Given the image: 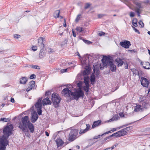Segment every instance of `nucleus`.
Returning a JSON list of instances; mask_svg holds the SVG:
<instances>
[{
	"label": "nucleus",
	"instance_id": "f257e3e1",
	"mask_svg": "<svg viewBox=\"0 0 150 150\" xmlns=\"http://www.w3.org/2000/svg\"><path fill=\"white\" fill-rule=\"evenodd\" d=\"M13 128L12 125L8 124L4 127L3 131V136L0 138V150L6 149V146L8 144L7 139L11 134Z\"/></svg>",
	"mask_w": 150,
	"mask_h": 150
},
{
	"label": "nucleus",
	"instance_id": "f03ea898",
	"mask_svg": "<svg viewBox=\"0 0 150 150\" xmlns=\"http://www.w3.org/2000/svg\"><path fill=\"white\" fill-rule=\"evenodd\" d=\"M30 122L28 117V116H25L21 118V122H19L18 126L23 132H26L27 133V136L28 137L30 134L27 129V125Z\"/></svg>",
	"mask_w": 150,
	"mask_h": 150
},
{
	"label": "nucleus",
	"instance_id": "7ed1b4c3",
	"mask_svg": "<svg viewBox=\"0 0 150 150\" xmlns=\"http://www.w3.org/2000/svg\"><path fill=\"white\" fill-rule=\"evenodd\" d=\"M78 133V129H71L69 135V141L72 142L78 138L79 136Z\"/></svg>",
	"mask_w": 150,
	"mask_h": 150
},
{
	"label": "nucleus",
	"instance_id": "20e7f679",
	"mask_svg": "<svg viewBox=\"0 0 150 150\" xmlns=\"http://www.w3.org/2000/svg\"><path fill=\"white\" fill-rule=\"evenodd\" d=\"M51 99L54 106L55 108L59 107V103L61 101V98L56 93H53L52 95Z\"/></svg>",
	"mask_w": 150,
	"mask_h": 150
},
{
	"label": "nucleus",
	"instance_id": "39448f33",
	"mask_svg": "<svg viewBox=\"0 0 150 150\" xmlns=\"http://www.w3.org/2000/svg\"><path fill=\"white\" fill-rule=\"evenodd\" d=\"M71 96L73 97L76 100H78L79 98L83 97L84 96V93L81 89L77 90L75 92L71 93Z\"/></svg>",
	"mask_w": 150,
	"mask_h": 150
},
{
	"label": "nucleus",
	"instance_id": "423d86ee",
	"mask_svg": "<svg viewBox=\"0 0 150 150\" xmlns=\"http://www.w3.org/2000/svg\"><path fill=\"white\" fill-rule=\"evenodd\" d=\"M90 126L89 124H84L81 126L79 130V134L81 135L89 130Z\"/></svg>",
	"mask_w": 150,
	"mask_h": 150
},
{
	"label": "nucleus",
	"instance_id": "0eeeda50",
	"mask_svg": "<svg viewBox=\"0 0 150 150\" xmlns=\"http://www.w3.org/2000/svg\"><path fill=\"white\" fill-rule=\"evenodd\" d=\"M103 58L102 59V62L104 65H107L111 62H112V59L110 56H103Z\"/></svg>",
	"mask_w": 150,
	"mask_h": 150
},
{
	"label": "nucleus",
	"instance_id": "6e6552de",
	"mask_svg": "<svg viewBox=\"0 0 150 150\" xmlns=\"http://www.w3.org/2000/svg\"><path fill=\"white\" fill-rule=\"evenodd\" d=\"M140 104L143 110L148 108L150 106L149 102L148 101L144 100L141 102Z\"/></svg>",
	"mask_w": 150,
	"mask_h": 150
},
{
	"label": "nucleus",
	"instance_id": "1a4fd4ad",
	"mask_svg": "<svg viewBox=\"0 0 150 150\" xmlns=\"http://www.w3.org/2000/svg\"><path fill=\"white\" fill-rule=\"evenodd\" d=\"M120 45L124 48H128L131 45V43L129 41L125 40L124 42H120Z\"/></svg>",
	"mask_w": 150,
	"mask_h": 150
},
{
	"label": "nucleus",
	"instance_id": "9d476101",
	"mask_svg": "<svg viewBox=\"0 0 150 150\" xmlns=\"http://www.w3.org/2000/svg\"><path fill=\"white\" fill-rule=\"evenodd\" d=\"M141 84L143 86L147 87L149 83V81L146 78L142 77L140 80Z\"/></svg>",
	"mask_w": 150,
	"mask_h": 150
},
{
	"label": "nucleus",
	"instance_id": "9b49d317",
	"mask_svg": "<svg viewBox=\"0 0 150 150\" xmlns=\"http://www.w3.org/2000/svg\"><path fill=\"white\" fill-rule=\"evenodd\" d=\"M35 82L32 81L29 83V87L26 89L27 91H29L32 89H35Z\"/></svg>",
	"mask_w": 150,
	"mask_h": 150
},
{
	"label": "nucleus",
	"instance_id": "f8f14e48",
	"mask_svg": "<svg viewBox=\"0 0 150 150\" xmlns=\"http://www.w3.org/2000/svg\"><path fill=\"white\" fill-rule=\"evenodd\" d=\"M38 118V116L36 112L35 111L33 112L31 115V122L33 123L37 121Z\"/></svg>",
	"mask_w": 150,
	"mask_h": 150
},
{
	"label": "nucleus",
	"instance_id": "ddd939ff",
	"mask_svg": "<svg viewBox=\"0 0 150 150\" xmlns=\"http://www.w3.org/2000/svg\"><path fill=\"white\" fill-rule=\"evenodd\" d=\"M44 39H42L41 37H40V38L38 39V46L40 47L41 51L43 50L44 48L45 45L43 43V40Z\"/></svg>",
	"mask_w": 150,
	"mask_h": 150
},
{
	"label": "nucleus",
	"instance_id": "4468645a",
	"mask_svg": "<svg viewBox=\"0 0 150 150\" xmlns=\"http://www.w3.org/2000/svg\"><path fill=\"white\" fill-rule=\"evenodd\" d=\"M72 92L69 90L68 88H64L62 91V93L66 95L67 94L68 96H70V95H71V93Z\"/></svg>",
	"mask_w": 150,
	"mask_h": 150
},
{
	"label": "nucleus",
	"instance_id": "2eb2a0df",
	"mask_svg": "<svg viewBox=\"0 0 150 150\" xmlns=\"http://www.w3.org/2000/svg\"><path fill=\"white\" fill-rule=\"evenodd\" d=\"M91 71V68L89 66H86L83 72V75H88L90 73Z\"/></svg>",
	"mask_w": 150,
	"mask_h": 150
},
{
	"label": "nucleus",
	"instance_id": "dca6fc26",
	"mask_svg": "<svg viewBox=\"0 0 150 150\" xmlns=\"http://www.w3.org/2000/svg\"><path fill=\"white\" fill-rule=\"evenodd\" d=\"M118 133L119 137L126 135L128 134L127 132H126L124 129L118 131Z\"/></svg>",
	"mask_w": 150,
	"mask_h": 150
},
{
	"label": "nucleus",
	"instance_id": "f3484780",
	"mask_svg": "<svg viewBox=\"0 0 150 150\" xmlns=\"http://www.w3.org/2000/svg\"><path fill=\"white\" fill-rule=\"evenodd\" d=\"M42 99V97L40 98L38 101L35 104V106L36 108L37 109L40 108H42V105L41 104V102Z\"/></svg>",
	"mask_w": 150,
	"mask_h": 150
},
{
	"label": "nucleus",
	"instance_id": "a211bd4d",
	"mask_svg": "<svg viewBox=\"0 0 150 150\" xmlns=\"http://www.w3.org/2000/svg\"><path fill=\"white\" fill-rule=\"evenodd\" d=\"M42 103L43 105H50L52 103L51 101L49 100V98L47 97L42 100Z\"/></svg>",
	"mask_w": 150,
	"mask_h": 150
},
{
	"label": "nucleus",
	"instance_id": "6ab92c4d",
	"mask_svg": "<svg viewBox=\"0 0 150 150\" xmlns=\"http://www.w3.org/2000/svg\"><path fill=\"white\" fill-rule=\"evenodd\" d=\"M110 66V69L112 72L115 71L116 70V66L115 65L113 64V62H111L108 64L107 65Z\"/></svg>",
	"mask_w": 150,
	"mask_h": 150
},
{
	"label": "nucleus",
	"instance_id": "aec40b11",
	"mask_svg": "<svg viewBox=\"0 0 150 150\" xmlns=\"http://www.w3.org/2000/svg\"><path fill=\"white\" fill-rule=\"evenodd\" d=\"M134 111L135 112H142L144 110L140 104L136 105V106L134 108Z\"/></svg>",
	"mask_w": 150,
	"mask_h": 150
},
{
	"label": "nucleus",
	"instance_id": "412c9836",
	"mask_svg": "<svg viewBox=\"0 0 150 150\" xmlns=\"http://www.w3.org/2000/svg\"><path fill=\"white\" fill-rule=\"evenodd\" d=\"M28 127L29 130H30V132L33 133L34 132L35 127L33 124L30 122L27 125V128Z\"/></svg>",
	"mask_w": 150,
	"mask_h": 150
},
{
	"label": "nucleus",
	"instance_id": "4be33fe9",
	"mask_svg": "<svg viewBox=\"0 0 150 150\" xmlns=\"http://www.w3.org/2000/svg\"><path fill=\"white\" fill-rule=\"evenodd\" d=\"M115 61L117 62L118 67L122 66L124 63L122 60L120 58H117L115 59Z\"/></svg>",
	"mask_w": 150,
	"mask_h": 150
},
{
	"label": "nucleus",
	"instance_id": "5701e85b",
	"mask_svg": "<svg viewBox=\"0 0 150 150\" xmlns=\"http://www.w3.org/2000/svg\"><path fill=\"white\" fill-rule=\"evenodd\" d=\"M101 122L100 120H98L94 122L93 125H92V128H94L95 127L100 125L101 124Z\"/></svg>",
	"mask_w": 150,
	"mask_h": 150
},
{
	"label": "nucleus",
	"instance_id": "b1692460",
	"mask_svg": "<svg viewBox=\"0 0 150 150\" xmlns=\"http://www.w3.org/2000/svg\"><path fill=\"white\" fill-rule=\"evenodd\" d=\"M28 80L26 77H22L20 79V83L21 84H25Z\"/></svg>",
	"mask_w": 150,
	"mask_h": 150
},
{
	"label": "nucleus",
	"instance_id": "393cba45",
	"mask_svg": "<svg viewBox=\"0 0 150 150\" xmlns=\"http://www.w3.org/2000/svg\"><path fill=\"white\" fill-rule=\"evenodd\" d=\"M56 142L58 147L62 146L64 144L62 140L60 139H57Z\"/></svg>",
	"mask_w": 150,
	"mask_h": 150
},
{
	"label": "nucleus",
	"instance_id": "a878e982",
	"mask_svg": "<svg viewBox=\"0 0 150 150\" xmlns=\"http://www.w3.org/2000/svg\"><path fill=\"white\" fill-rule=\"evenodd\" d=\"M133 2L137 6V8H142L141 6V3L138 0H134L133 1Z\"/></svg>",
	"mask_w": 150,
	"mask_h": 150
},
{
	"label": "nucleus",
	"instance_id": "bb28decb",
	"mask_svg": "<svg viewBox=\"0 0 150 150\" xmlns=\"http://www.w3.org/2000/svg\"><path fill=\"white\" fill-rule=\"evenodd\" d=\"M96 77L95 75L92 74L90 77V81L91 83L94 84V83L96 82Z\"/></svg>",
	"mask_w": 150,
	"mask_h": 150
},
{
	"label": "nucleus",
	"instance_id": "cd10ccee",
	"mask_svg": "<svg viewBox=\"0 0 150 150\" xmlns=\"http://www.w3.org/2000/svg\"><path fill=\"white\" fill-rule=\"evenodd\" d=\"M145 66H143V67L146 69H150V63L149 62H145L144 64Z\"/></svg>",
	"mask_w": 150,
	"mask_h": 150
},
{
	"label": "nucleus",
	"instance_id": "c85d7f7f",
	"mask_svg": "<svg viewBox=\"0 0 150 150\" xmlns=\"http://www.w3.org/2000/svg\"><path fill=\"white\" fill-rule=\"evenodd\" d=\"M60 13V11L59 10H57L55 11L53 14L54 17L56 18L59 17Z\"/></svg>",
	"mask_w": 150,
	"mask_h": 150
},
{
	"label": "nucleus",
	"instance_id": "c756f323",
	"mask_svg": "<svg viewBox=\"0 0 150 150\" xmlns=\"http://www.w3.org/2000/svg\"><path fill=\"white\" fill-rule=\"evenodd\" d=\"M131 70L132 72L133 75L135 76L138 75L139 76V71L135 69H131Z\"/></svg>",
	"mask_w": 150,
	"mask_h": 150
},
{
	"label": "nucleus",
	"instance_id": "7c9ffc66",
	"mask_svg": "<svg viewBox=\"0 0 150 150\" xmlns=\"http://www.w3.org/2000/svg\"><path fill=\"white\" fill-rule=\"evenodd\" d=\"M89 79L88 77L84 78V83L85 86H89Z\"/></svg>",
	"mask_w": 150,
	"mask_h": 150
},
{
	"label": "nucleus",
	"instance_id": "2f4dec72",
	"mask_svg": "<svg viewBox=\"0 0 150 150\" xmlns=\"http://www.w3.org/2000/svg\"><path fill=\"white\" fill-rule=\"evenodd\" d=\"M76 30L79 33H83V29L80 27H77Z\"/></svg>",
	"mask_w": 150,
	"mask_h": 150
},
{
	"label": "nucleus",
	"instance_id": "473e14b6",
	"mask_svg": "<svg viewBox=\"0 0 150 150\" xmlns=\"http://www.w3.org/2000/svg\"><path fill=\"white\" fill-rule=\"evenodd\" d=\"M11 120V118H1L0 119V121H2L3 122H8Z\"/></svg>",
	"mask_w": 150,
	"mask_h": 150
},
{
	"label": "nucleus",
	"instance_id": "72a5a7b5",
	"mask_svg": "<svg viewBox=\"0 0 150 150\" xmlns=\"http://www.w3.org/2000/svg\"><path fill=\"white\" fill-rule=\"evenodd\" d=\"M137 20L136 18H134L132 21V24L134 26L136 27L137 25Z\"/></svg>",
	"mask_w": 150,
	"mask_h": 150
},
{
	"label": "nucleus",
	"instance_id": "f704fd0d",
	"mask_svg": "<svg viewBox=\"0 0 150 150\" xmlns=\"http://www.w3.org/2000/svg\"><path fill=\"white\" fill-rule=\"evenodd\" d=\"M89 86H86L83 87V89L86 92V94H88L89 92Z\"/></svg>",
	"mask_w": 150,
	"mask_h": 150
},
{
	"label": "nucleus",
	"instance_id": "c9c22d12",
	"mask_svg": "<svg viewBox=\"0 0 150 150\" xmlns=\"http://www.w3.org/2000/svg\"><path fill=\"white\" fill-rule=\"evenodd\" d=\"M31 68L35 69H40V68L39 66L36 65H32L30 66Z\"/></svg>",
	"mask_w": 150,
	"mask_h": 150
},
{
	"label": "nucleus",
	"instance_id": "e433bc0d",
	"mask_svg": "<svg viewBox=\"0 0 150 150\" xmlns=\"http://www.w3.org/2000/svg\"><path fill=\"white\" fill-rule=\"evenodd\" d=\"M81 14H79L77 16L76 18L75 21L76 22H78L80 20L81 17Z\"/></svg>",
	"mask_w": 150,
	"mask_h": 150
},
{
	"label": "nucleus",
	"instance_id": "4c0bfd02",
	"mask_svg": "<svg viewBox=\"0 0 150 150\" xmlns=\"http://www.w3.org/2000/svg\"><path fill=\"white\" fill-rule=\"evenodd\" d=\"M93 72L95 73V72L96 73V74L97 76H98V75H99V70L98 69H96L95 67L93 69Z\"/></svg>",
	"mask_w": 150,
	"mask_h": 150
},
{
	"label": "nucleus",
	"instance_id": "58836bf2",
	"mask_svg": "<svg viewBox=\"0 0 150 150\" xmlns=\"http://www.w3.org/2000/svg\"><path fill=\"white\" fill-rule=\"evenodd\" d=\"M118 136V132H117L110 135V137H119Z\"/></svg>",
	"mask_w": 150,
	"mask_h": 150
},
{
	"label": "nucleus",
	"instance_id": "ea45409f",
	"mask_svg": "<svg viewBox=\"0 0 150 150\" xmlns=\"http://www.w3.org/2000/svg\"><path fill=\"white\" fill-rule=\"evenodd\" d=\"M124 129L126 132H127L128 131H129L132 129V126H129L125 128H124Z\"/></svg>",
	"mask_w": 150,
	"mask_h": 150
},
{
	"label": "nucleus",
	"instance_id": "a19ab883",
	"mask_svg": "<svg viewBox=\"0 0 150 150\" xmlns=\"http://www.w3.org/2000/svg\"><path fill=\"white\" fill-rule=\"evenodd\" d=\"M43 51V50H42L41 51V50H40V51L39 54V57L40 58H42L45 55L44 53H42Z\"/></svg>",
	"mask_w": 150,
	"mask_h": 150
},
{
	"label": "nucleus",
	"instance_id": "79ce46f5",
	"mask_svg": "<svg viewBox=\"0 0 150 150\" xmlns=\"http://www.w3.org/2000/svg\"><path fill=\"white\" fill-rule=\"evenodd\" d=\"M68 40L67 39L65 38L64 40L62 42V46H64L65 45L67 44L68 42Z\"/></svg>",
	"mask_w": 150,
	"mask_h": 150
},
{
	"label": "nucleus",
	"instance_id": "37998d69",
	"mask_svg": "<svg viewBox=\"0 0 150 150\" xmlns=\"http://www.w3.org/2000/svg\"><path fill=\"white\" fill-rule=\"evenodd\" d=\"M41 109V108H40L39 109H37V112L39 115H41L42 114V110Z\"/></svg>",
	"mask_w": 150,
	"mask_h": 150
},
{
	"label": "nucleus",
	"instance_id": "c03bdc74",
	"mask_svg": "<svg viewBox=\"0 0 150 150\" xmlns=\"http://www.w3.org/2000/svg\"><path fill=\"white\" fill-rule=\"evenodd\" d=\"M47 51L49 53H51L54 52L53 49L49 48L47 49Z\"/></svg>",
	"mask_w": 150,
	"mask_h": 150
},
{
	"label": "nucleus",
	"instance_id": "a18cd8bd",
	"mask_svg": "<svg viewBox=\"0 0 150 150\" xmlns=\"http://www.w3.org/2000/svg\"><path fill=\"white\" fill-rule=\"evenodd\" d=\"M140 8H137L136 10V12L137 13V15L138 16H140Z\"/></svg>",
	"mask_w": 150,
	"mask_h": 150
},
{
	"label": "nucleus",
	"instance_id": "49530a36",
	"mask_svg": "<svg viewBox=\"0 0 150 150\" xmlns=\"http://www.w3.org/2000/svg\"><path fill=\"white\" fill-rule=\"evenodd\" d=\"M104 136V135H103V134H102V135H99L98 136H95L93 137V139H98L102 136Z\"/></svg>",
	"mask_w": 150,
	"mask_h": 150
},
{
	"label": "nucleus",
	"instance_id": "de8ad7c7",
	"mask_svg": "<svg viewBox=\"0 0 150 150\" xmlns=\"http://www.w3.org/2000/svg\"><path fill=\"white\" fill-rule=\"evenodd\" d=\"M83 41L84 42H85V43L88 44H90L92 43L90 41H89L88 40H85L84 39H83Z\"/></svg>",
	"mask_w": 150,
	"mask_h": 150
},
{
	"label": "nucleus",
	"instance_id": "09e8293b",
	"mask_svg": "<svg viewBox=\"0 0 150 150\" xmlns=\"http://www.w3.org/2000/svg\"><path fill=\"white\" fill-rule=\"evenodd\" d=\"M90 6V4L88 3H86L85 5L84 8L86 9L89 7Z\"/></svg>",
	"mask_w": 150,
	"mask_h": 150
},
{
	"label": "nucleus",
	"instance_id": "8fccbe9b",
	"mask_svg": "<svg viewBox=\"0 0 150 150\" xmlns=\"http://www.w3.org/2000/svg\"><path fill=\"white\" fill-rule=\"evenodd\" d=\"M132 27L133 28V30H134L135 31V32L137 33L138 34H140V33L139 30H138L137 29H136L134 27L132 26Z\"/></svg>",
	"mask_w": 150,
	"mask_h": 150
},
{
	"label": "nucleus",
	"instance_id": "3c124183",
	"mask_svg": "<svg viewBox=\"0 0 150 150\" xmlns=\"http://www.w3.org/2000/svg\"><path fill=\"white\" fill-rule=\"evenodd\" d=\"M139 25H141L142 27H143L144 26V24L141 21H140L139 22Z\"/></svg>",
	"mask_w": 150,
	"mask_h": 150
},
{
	"label": "nucleus",
	"instance_id": "603ef678",
	"mask_svg": "<svg viewBox=\"0 0 150 150\" xmlns=\"http://www.w3.org/2000/svg\"><path fill=\"white\" fill-rule=\"evenodd\" d=\"M36 78V75L34 74H32L31 75L30 77V78L31 79H35Z\"/></svg>",
	"mask_w": 150,
	"mask_h": 150
},
{
	"label": "nucleus",
	"instance_id": "864d4df0",
	"mask_svg": "<svg viewBox=\"0 0 150 150\" xmlns=\"http://www.w3.org/2000/svg\"><path fill=\"white\" fill-rule=\"evenodd\" d=\"M106 16V15L105 14H99L98 16V18H101Z\"/></svg>",
	"mask_w": 150,
	"mask_h": 150
},
{
	"label": "nucleus",
	"instance_id": "5fc2aeb1",
	"mask_svg": "<svg viewBox=\"0 0 150 150\" xmlns=\"http://www.w3.org/2000/svg\"><path fill=\"white\" fill-rule=\"evenodd\" d=\"M134 122H131V123H129V124H126L125 125H123L121 127V128H123V127H125L126 126H127L129 125H131V124H132V123H134Z\"/></svg>",
	"mask_w": 150,
	"mask_h": 150
},
{
	"label": "nucleus",
	"instance_id": "6e6d98bb",
	"mask_svg": "<svg viewBox=\"0 0 150 150\" xmlns=\"http://www.w3.org/2000/svg\"><path fill=\"white\" fill-rule=\"evenodd\" d=\"M68 68H67L64 69H62L61 70V71L62 73H63L65 72H67V69Z\"/></svg>",
	"mask_w": 150,
	"mask_h": 150
},
{
	"label": "nucleus",
	"instance_id": "4d7b16f0",
	"mask_svg": "<svg viewBox=\"0 0 150 150\" xmlns=\"http://www.w3.org/2000/svg\"><path fill=\"white\" fill-rule=\"evenodd\" d=\"M20 37V35L18 34H15L14 35V37L15 38L18 39Z\"/></svg>",
	"mask_w": 150,
	"mask_h": 150
},
{
	"label": "nucleus",
	"instance_id": "13d9d810",
	"mask_svg": "<svg viewBox=\"0 0 150 150\" xmlns=\"http://www.w3.org/2000/svg\"><path fill=\"white\" fill-rule=\"evenodd\" d=\"M130 16L131 17H134V13L133 12H131L130 13Z\"/></svg>",
	"mask_w": 150,
	"mask_h": 150
},
{
	"label": "nucleus",
	"instance_id": "bf43d9fd",
	"mask_svg": "<svg viewBox=\"0 0 150 150\" xmlns=\"http://www.w3.org/2000/svg\"><path fill=\"white\" fill-rule=\"evenodd\" d=\"M32 48V50L34 51H36L37 49V47L36 46H33Z\"/></svg>",
	"mask_w": 150,
	"mask_h": 150
},
{
	"label": "nucleus",
	"instance_id": "052dcab7",
	"mask_svg": "<svg viewBox=\"0 0 150 150\" xmlns=\"http://www.w3.org/2000/svg\"><path fill=\"white\" fill-rule=\"evenodd\" d=\"M125 65L124 68L125 69H127L128 68V64L127 63H124Z\"/></svg>",
	"mask_w": 150,
	"mask_h": 150
},
{
	"label": "nucleus",
	"instance_id": "680f3d73",
	"mask_svg": "<svg viewBox=\"0 0 150 150\" xmlns=\"http://www.w3.org/2000/svg\"><path fill=\"white\" fill-rule=\"evenodd\" d=\"M105 33L103 32H102L100 33H98V35L100 36H101L102 35H104Z\"/></svg>",
	"mask_w": 150,
	"mask_h": 150
},
{
	"label": "nucleus",
	"instance_id": "e2e57ef3",
	"mask_svg": "<svg viewBox=\"0 0 150 150\" xmlns=\"http://www.w3.org/2000/svg\"><path fill=\"white\" fill-rule=\"evenodd\" d=\"M112 132V130H110V131H109L108 132H106L105 133H104L103 134V135H105L106 134H108L110 133H111V132Z\"/></svg>",
	"mask_w": 150,
	"mask_h": 150
},
{
	"label": "nucleus",
	"instance_id": "0e129e2a",
	"mask_svg": "<svg viewBox=\"0 0 150 150\" xmlns=\"http://www.w3.org/2000/svg\"><path fill=\"white\" fill-rule=\"evenodd\" d=\"M115 117H112L111 119L110 120H108V122H111L112 121H114V120H115Z\"/></svg>",
	"mask_w": 150,
	"mask_h": 150
},
{
	"label": "nucleus",
	"instance_id": "69168bd1",
	"mask_svg": "<svg viewBox=\"0 0 150 150\" xmlns=\"http://www.w3.org/2000/svg\"><path fill=\"white\" fill-rule=\"evenodd\" d=\"M119 115L122 117H124V115L123 114V112H120L119 113Z\"/></svg>",
	"mask_w": 150,
	"mask_h": 150
},
{
	"label": "nucleus",
	"instance_id": "338daca9",
	"mask_svg": "<svg viewBox=\"0 0 150 150\" xmlns=\"http://www.w3.org/2000/svg\"><path fill=\"white\" fill-rule=\"evenodd\" d=\"M72 33H73V36L74 37H76V33H74V30L72 29Z\"/></svg>",
	"mask_w": 150,
	"mask_h": 150
},
{
	"label": "nucleus",
	"instance_id": "774afa93",
	"mask_svg": "<svg viewBox=\"0 0 150 150\" xmlns=\"http://www.w3.org/2000/svg\"><path fill=\"white\" fill-rule=\"evenodd\" d=\"M11 101L12 103H14V100L13 98H11Z\"/></svg>",
	"mask_w": 150,
	"mask_h": 150
}]
</instances>
